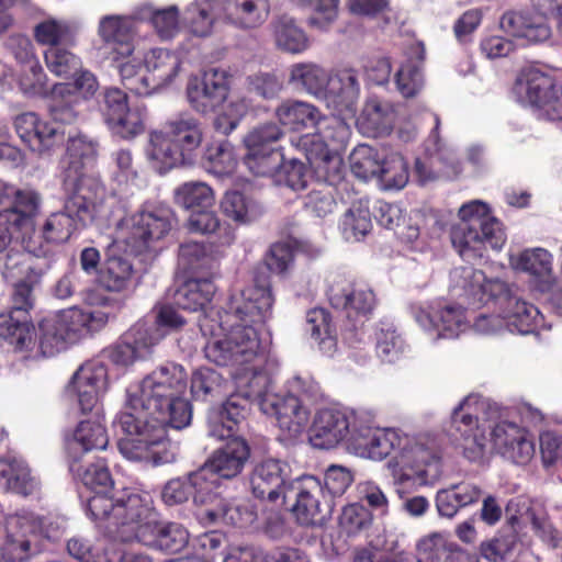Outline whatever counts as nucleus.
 <instances>
[{
	"mask_svg": "<svg viewBox=\"0 0 562 562\" xmlns=\"http://www.w3.org/2000/svg\"><path fill=\"white\" fill-rule=\"evenodd\" d=\"M74 82L56 83L50 92L48 111L53 122L41 119L34 112L15 116L13 125L16 134L33 151L48 154L65 140V130L60 124H71L78 117L76 105L80 98H91L99 88L93 72L80 67L74 72Z\"/></svg>",
	"mask_w": 562,
	"mask_h": 562,
	"instance_id": "423d86ee",
	"label": "nucleus"
},
{
	"mask_svg": "<svg viewBox=\"0 0 562 562\" xmlns=\"http://www.w3.org/2000/svg\"><path fill=\"white\" fill-rule=\"evenodd\" d=\"M314 128L313 133L292 137V146L306 157L318 177L331 182L342 180L344 162L338 150L350 136L348 124L333 115L321 120Z\"/></svg>",
	"mask_w": 562,
	"mask_h": 562,
	"instance_id": "f8f14e48",
	"label": "nucleus"
},
{
	"mask_svg": "<svg viewBox=\"0 0 562 562\" xmlns=\"http://www.w3.org/2000/svg\"><path fill=\"white\" fill-rule=\"evenodd\" d=\"M443 429L445 449L453 447L470 462L484 458L488 442L502 456L508 451L509 442H517L527 430L509 419L505 408L476 393L462 397L452 407Z\"/></svg>",
	"mask_w": 562,
	"mask_h": 562,
	"instance_id": "20e7f679",
	"label": "nucleus"
},
{
	"mask_svg": "<svg viewBox=\"0 0 562 562\" xmlns=\"http://www.w3.org/2000/svg\"><path fill=\"white\" fill-rule=\"evenodd\" d=\"M98 144L81 133L69 135L66 155L60 161L61 188L108 199L101 180L87 171L97 157Z\"/></svg>",
	"mask_w": 562,
	"mask_h": 562,
	"instance_id": "dca6fc26",
	"label": "nucleus"
},
{
	"mask_svg": "<svg viewBox=\"0 0 562 562\" xmlns=\"http://www.w3.org/2000/svg\"><path fill=\"white\" fill-rule=\"evenodd\" d=\"M290 82L324 101L338 113L353 114L360 97L359 72L353 68L337 69L333 75L314 63L291 67Z\"/></svg>",
	"mask_w": 562,
	"mask_h": 562,
	"instance_id": "9b49d317",
	"label": "nucleus"
},
{
	"mask_svg": "<svg viewBox=\"0 0 562 562\" xmlns=\"http://www.w3.org/2000/svg\"><path fill=\"white\" fill-rule=\"evenodd\" d=\"M307 330L318 344L319 350L327 357H334L338 350L337 340L330 334L329 315L324 308H313L306 315Z\"/></svg>",
	"mask_w": 562,
	"mask_h": 562,
	"instance_id": "0e129e2a",
	"label": "nucleus"
},
{
	"mask_svg": "<svg viewBox=\"0 0 562 562\" xmlns=\"http://www.w3.org/2000/svg\"><path fill=\"white\" fill-rule=\"evenodd\" d=\"M134 16L139 22H148L161 41L175 38L182 25V12L176 4L157 8L150 2H144L134 7Z\"/></svg>",
	"mask_w": 562,
	"mask_h": 562,
	"instance_id": "c03bdc74",
	"label": "nucleus"
},
{
	"mask_svg": "<svg viewBox=\"0 0 562 562\" xmlns=\"http://www.w3.org/2000/svg\"><path fill=\"white\" fill-rule=\"evenodd\" d=\"M397 116V110L390 101L370 97L357 119V125L366 136L382 137L391 134Z\"/></svg>",
	"mask_w": 562,
	"mask_h": 562,
	"instance_id": "79ce46f5",
	"label": "nucleus"
},
{
	"mask_svg": "<svg viewBox=\"0 0 562 562\" xmlns=\"http://www.w3.org/2000/svg\"><path fill=\"white\" fill-rule=\"evenodd\" d=\"M79 459L70 460L69 470L74 473L76 477H78L83 486L91 493V495L85 496L81 492L80 497L86 502V512L89 515L90 519L95 524L97 528L103 530L106 535H113L114 527L121 525V520L123 516H127L126 510H122L117 513L115 509H108L105 513V517L94 515V509L92 508V503L98 498L108 499L111 503H116L115 501L120 498L123 494H127L128 492L133 493H142L135 488H122L114 490L113 481L111 474L109 472L108 467L102 462L98 461L97 463H92L87 468H82L79 464Z\"/></svg>",
	"mask_w": 562,
	"mask_h": 562,
	"instance_id": "2eb2a0df",
	"label": "nucleus"
},
{
	"mask_svg": "<svg viewBox=\"0 0 562 562\" xmlns=\"http://www.w3.org/2000/svg\"><path fill=\"white\" fill-rule=\"evenodd\" d=\"M36 282L11 283L14 286L12 308L0 314V337L11 346L29 347L34 342L31 333L29 310L32 307V289Z\"/></svg>",
	"mask_w": 562,
	"mask_h": 562,
	"instance_id": "a878e982",
	"label": "nucleus"
},
{
	"mask_svg": "<svg viewBox=\"0 0 562 562\" xmlns=\"http://www.w3.org/2000/svg\"><path fill=\"white\" fill-rule=\"evenodd\" d=\"M555 85L549 72L538 66H528L519 72L514 92L520 103L535 108L539 113Z\"/></svg>",
	"mask_w": 562,
	"mask_h": 562,
	"instance_id": "ea45409f",
	"label": "nucleus"
},
{
	"mask_svg": "<svg viewBox=\"0 0 562 562\" xmlns=\"http://www.w3.org/2000/svg\"><path fill=\"white\" fill-rule=\"evenodd\" d=\"M250 457V449L246 440L234 437L223 447L215 450L207 462L200 469H207L209 476L215 481L217 491V479H233L244 469Z\"/></svg>",
	"mask_w": 562,
	"mask_h": 562,
	"instance_id": "e433bc0d",
	"label": "nucleus"
},
{
	"mask_svg": "<svg viewBox=\"0 0 562 562\" xmlns=\"http://www.w3.org/2000/svg\"><path fill=\"white\" fill-rule=\"evenodd\" d=\"M274 46L286 54L301 55L310 49L312 41L294 18L283 14L270 23Z\"/></svg>",
	"mask_w": 562,
	"mask_h": 562,
	"instance_id": "49530a36",
	"label": "nucleus"
},
{
	"mask_svg": "<svg viewBox=\"0 0 562 562\" xmlns=\"http://www.w3.org/2000/svg\"><path fill=\"white\" fill-rule=\"evenodd\" d=\"M424 54L423 44L413 41L408 46L405 60L401 63L395 74L396 88L404 98H413L424 88L425 80L420 68Z\"/></svg>",
	"mask_w": 562,
	"mask_h": 562,
	"instance_id": "09e8293b",
	"label": "nucleus"
},
{
	"mask_svg": "<svg viewBox=\"0 0 562 562\" xmlns=\"http://www.w3.org/2000/svg\"><path fill=\"white\" fill-rule=\"evenodd\" d=\"M273 304L268 277L257 276L251 285L229 297L216 313L218 319L205 315L199 327L203 336H211L203 348L205 358L232 368L238 392L255 397L265 415L274 417L281 430L296 437L308 424L310 405L322 394L316 381L300 375L289 380L286 393L276 392L272 374L278 361L269 351L270 333L263 334Z\"/></svg>",
	"mask_w": 562,
	"mask_h": 562,
	"instance_id": "f257e3e1",
	"label": "nucleus"
},
{
	"mask_svg": "<svg viewBox=\"0 0 562 562\" xmlns=\"http://www.w3.org/2000/svg\"><path fill=\"white\" fill-rule=\"evenodd\" d=\"M224 23L248 31L261 26L270 14V0H223Z\"/></svg>",
	"mask_w": 562,
	"mask_h": 562,
	"instance_id": "37998d69",
	"label": "nucleus"
},
{
	"mask_svg": "<svg viewBox=\"0 0 562 562\" xmlns=\"http://www.w3.org/2000/svg\"><path fill=\"white\" fill-rule=\"evenodd\" d=\"M411 311L418 327L432 342L458 338L471 327V317L460 304L434 301L415 304Z\"/></svg>",
	"mask_w": 562,
	"mask_h": 562,
	"instance_id": "f3484780",
	"label": "nucleus"
},
{
	"mask_svg": "<svg viewBox=\"0 0 562 562\" xmlns=\"http://www.w3.org/2000/svg\"><path fill=\"white\" fill-rule=\"evenodd\" d=\"M372 228L371 214L367 203L352 204L344 214L340 231L347 241L361 240Z\"/></svg>",
	"mask_w": 562,
	"mask_h": 562,
	"instance_id": "69168bd1",
	"label": "nucleus"
},
{
	"mask_svg": "<svg viewBox=\"0 0 562 562\" xmlns=\"http://www.w3.org/2000/svg\"><path fill=\"white\" fill-rule=\"evenodd\" d=\"M187 386L186 369L166 362L126 389L125 404L114 419L125 435L117 442L123 458L154 467L177 459L179 445L167 437L166 427L180 430L190 425L192 407L183 397Z\"/></svg>",
	"mask_w": 562,
	"mask_h": 562,
	"instance_id": "f03ea898",
	"label": "nucleus"
},
{
	"mask_svg": "<svg viewBox=\"0 0 562 562\" xmlns=\"http://www.w3.org/2000/svg\"><path fill=\"white\" fill-rule=\"evenodd\" d=\"M459 223L450 231L453 248L462 259L472 261L483 258L490 247L501 250L507 236L504 226L493 214L491 206L481 200L463 203L458 211Z\"/></svg>",
	"mask_w": 562,
	"mask_h": 562,
	"instance_id": "9d476101",
	"label": "nucleus"
},
{
	"mask_svg": "<svg viewBox=\"0 0 562 562\" xmlns=\"http://www.w3.org/2000/svg\"><path fill=\"white\" fill-rule=\"evenodd\" d=\"M258 402L252 396L236 392L221 405L211 407L206 417L207 435L218 440L233 436L235 427L246 417L250 404Z\"/></svg>",
	"mask_w": 562,
	"mask_h": 562,
	"instance_id": "f704fd0d",
	"label": "nucleus"
},
{
	"mask_svg": "<svg viewBox=\"0 0 562 562\" xmlns=\"http://www.w3.org/2000/svg\"><path fill=\"white\" fill-rule=\"evenodd\" d=\"M180 68L179 55L161 47L147 50L143 64L128 59L117 66L123 86L138 97H148L169 87Z\"/></svg>",
	"mask_w": 562,
	"mask_h": 562,
	"instance_id": "ddd939ff",
	"label": "nucleus"
},
{
	"mask_svg": "<svg viewBox=\"0 0 562 562\" xmlns=\"http://www.w3.org/2000/svg\"><path fill=\"white\" fill-rule=\"evenodd\" d=\"M115 502L97 498L92 503L94 515L99 517H105L108 509H115L117 513L126 510L127 516H123L121 525L114 527L113 537L127 542L138 540L167 553H179L189 544L190 533L181 524L155 521L153 497L149 493L128 492Z\"/></svg>",
	"mask_w": 562,
	"mask_h": 562,
	"instance_id": "0eeeda50",
	"label": "nucleus"
},
{
	"mask_svg": "<svg viewBox=\"0 0 562 562\" xmlns=\"http://www.w3.org/2000/svg\"><path fill=\"white\" fill-rule=\"evenodd\" d=\"M5 538L0 548L4 562H24L38 552L36 514L19 509L4 520Z\"/></svg>",
	"mask_w": 562,
	"mask_h": 562,
	"instance_id": "b1692460",
	"label": "nucleus"
},
{
	"mask_svg": "<svg viewBox=\"0 0 562 562\" xmlns=\"http://www.w3.org/2000/svg\"><path fill=\"white\" fill-rule=\"evenodd\" d=\"M110 387L108 366L95 356L85 361L72 374L67 391L77 402L82 414H88L99 404Z\"/></svg>",
	"mask_w": 562,
	"mask_h": 562,
	"instance_id": "393cba45",
	"label": "nucleus"
},
{
	"mask_svg": "<svg viewBox=\"0 0 562 562\" xmlns=\"http://www.w3.org/2000/svg\"><path fill=\"white\" fill-rule=\"evenodd\" d=\"M161 342V335L144 322L134 323L113 344L98 355L102 362L112 363L116 369L127 371L136 362L149 359Z\"/></svg>",
	"mask_w": 562,
	"mask_h": 562,
	"instance_id": "6ab92c4d",
	"label": "nucleus"
},
{
	"mask_svg": "<svg viewBox=\"0 0 562 562\" xmlns=\"http://www.w3.org/2000/svg\"><path fill=\"white\" fill-rule=\"evenodd\" d=\"M415 562H460L465 551L439 532L420 539L416 547Z\"/></svg>",
	"mask_w": 562,
	"mask_h": 562,
	"instance_id": "864d4df0",
	"label": "nucleus"
},
{
	"mask_svg": "<svg viewBox=\"0 0 562 562\" xmlns=\"http://www.w3.org/2000/svg\"><path fill=\"white\" fill-rule=\"evenodd\" d=\"M179 265L188 271H213L216 268V261L211 254L210 247L204 243L186 241L180 245L178 252Z\"/></svg>",
	"mask_w": 562,
	"mask_h": 562,
	"instance_id": "338daca9",
	"label": "nucleus"
},
{
	"mask_svg": "<svg viewBox=\"0 0 562 562\" xmlns=\"http://www.w3.org/2000/svg\"><path fill=\"white\" fill-rule=\"evenodd\" d=\"M276 116L280 124L293 131L314 127L319 121L326 119L319 110L305 101L286 100L276 109Z\"/></svg>",
	"mask_w": 562,
	"mask_h": 562,
	"instance_id": "5fc2aeb1",
	"label": "nucleus"
},
{
	"mask_svg": "<svg viewBox=\"0 0 562 562\" xmlns=\"http://www.w3.org/2000/svg\"><path fill=\"white\" fill-rule=\"evenodd\" d=\"M342 180L337 182L326 181L317 184L303 198V206L312 216L325 218L333 214L337 207L336 202V186L340 184Z\"/></svg>",
	"mask_w": 562,
	"mask_h": 562,
	"instance_id": "680f3d73",
	"label": "nucleus"
},
{
	"mask_svg": "<svg viewBox=\"0 0 562 562\" xmlns=\"http://www.w3.org/2000/svg\"><path fill=\"white\" fill-rule=\"evenodd\" d=\"M221 210L238 225L250 224L263 213L262 206L256 200L239 190L225 192L221 200Z\"/></svg>",
	"mask_w": 562,
	"mask_h": 562,
	"instance_id": "6e6d98bb",
	"label": "nucleus"
},
{
	"mask_svg": "<svg viewBox=\"0 0 562 562\" xmlns=\"http://www.w3.org/2000/svg\"><path fill=\"white\" fill-rule=\"evenodd\" d=\"M491 291L494 296L491 304L503 313L507 331L529 335L546 326L539 308L515 293L504 281L496 280L491 284Z\"/></svg>",
	"mask_w": 562,
	"mask_h": 562,
	"instance_id": "4be33fe9",
	"label": "nucleus"
},
{
	"mask_svg": "<svg viewBox=\"0 0 562 562\" xmlns=\"http://www.w3.org/2000/svg\"><path fill=\"white\" fill-rule=\"evenodd\" d=\"M40 204L41 196L35 190L19 189L0 180V252L12 248V227L25 231L32 227Z\"/></svg>",
	"mask_w": 562,
	"mask_h": 562,
	"instance_id": "a211bd4d",
	"label": "nucleus"
},
{
	"mask_svg": "<svg viewBox=\"0 0 562 562\" xmlns=\"http://www.w3.org/2000/svg\"><path fill=\"white\" fill-rule=\"evenodd\" d=\"M148 110L145 104H133L106 125L109 131L125 140L134 139L146 130Z\"/></svg>",
	"mask_w": 562,
	"mask_h": 562,
	"instance_id": "13d9d810",
	"label": "nucleus"
},
{
	"mask_svg": "<svg viewBox=\"0 0 562 562\" xmlns=\"http://www.w3.org/2000/svg\"><path fill=\"white\" fill-rule=\"evenodd\" d=\"M0 491L34 496L41 491V481L22 458L0 457Z\"/></svg>",
	"mask_w": 562,
	"mask_h": 562,
	"instance_id": "a19ab883",
	"label": "nucleus"
},
{
	"mask_svg": "<svg viewBox=\"0 0 562 562\" xmlns=\"http://www.w3.org/2000/svg\"><path fill=\"white\" fill-rule=\"evenodd\" d=\"M214 490L215 481L209 476L207 469H198L167 481L161 490V501L167 506H176L192 499L196 513L210 504Z\"/></svg>",
	"mask_w": 562,
	"mask_h": 562,
	"instance_id": "bb28decb",
	"label": "nucleus"
},
{
	"mask_svg": "<svg viewBox=\"0 0 562 562\" xmlns=\"http://www.w3.org/2000/svg\"><path fill=\"white\" fill-rule=\"evenodd\" d=\"M61 190L63 209L47 215L37 228L29 227L31 232L22 236L26 249L52 261L54 248L66 243L76 231L93 223L110 224L125 211V202L114 193L102 199L72 189Z\"/></svg>",
	"mask_w": 562,
	"mask_h": 562,
	"instance_id": "39448f33",
	"label": "nucleus"
},
{
	"mask_svg": "<svg viewBox=\"0 0 562 562\" xmlns=\"http://www.w3.org/2000/svg\"><path fill=\"white\" fill-rule=\"evenodd\" d=\"M290 464L279 458L267 457L257 462L249 476L251 493L259 499L277 502L283 499L285 487L291 482Z\"/></svg>",
	"mask_w": 562,
	"mask_h": 562,
	"instance_id": "7c9ffc66",
	"label": "nucleus"
},
{
	"mask_svg": "<svg viewBox=\"0 0 562 562\" xmlns=\"http://www.w3.org/2000/svg\"><path fill=\"white\" fill-rule=\"evenodd\" d=\"M216 288L211 278H192L186 281L175 294V304L183 310L190 312L203 311V315L199 317L202 319L205 315L210 319L212 313H206V306L211 303Z\"/></svg>",
	"mask_w": 562,
	"mask_h": 562,
	"instance_id": "8fccbe9b",
	"label": "nucleus"
},
{
	"mask_svg": "<svg viewBox=\"0 0 562 562\" xmlns=\"http://www.w3.org/2000/svg\"><path fill=\"white\" fill-rule=\"evenodd\" d=\"M104 307H70L44 317L37 327L31 324L34 345L25 348L13 346L25 359L54 357L69 346L101 331L110 321Z\"/></svg>",
	"mask_w": 562,
	"mask_h": 562,
	"instance_id": "6e6552de",
	"label": "nucleus"
},
{
	"mask_svg": "<svg viewBox=\"0 0 562 562\" xmlns=\"http://www.w3.org/2000/svg\"><path fill=\"white\" fill-rule=\"evenodd\" d=\"M175 201L183 209L193 212L201 209H212L215 196L212 188L205 182L190 181L176 189Z\"/></svg>",
	"mask_w": 562,
	"mask_h": 562,
	"instance_id": "e2e57ef3",
	"label": "nucleus"
},
{
	"mask_svg": "<svg viewBox=\"0 0 562 562\" xmlns=\"http://www.w3.org/2000/svg\"><path fill=\"white\" fill-rule=\"evenodd\" d=\"M513 270L529 277V286L533 292L549 290L557 282L553 268V255L546 248L531 247L509 255Z\"/></svg>",
	"mask_w": 562,
	"mask_h": 562,
	"instance_id": "2f4dec72",
	"label": "nucleus"
},
{
	"mask_svg": "<svg viewBox=\"0 0 562 562\" xmlns=\"http://www.w3.org/2000/svg\"><path fill=\"white\" fill-rule=\"evenodd\" d=\"M194 515L204 527L223 522L247 529L255 527L258 520V512L251 501L245 498L225 499L215 490L210 504L202 507Z\"/></svg>",
	"mask_w": 562,
	"mask_h": 562,
	"instance_id": "cd10ccee",
	"label": "nucleus"
},
{
	"mask_svg": "<svg viewBox=\"0 0 562 562\" xmlns=\"http://www.w3.org/2000/svg\"><path fill=\"white\" fill-rule=\"evenodd\" d=\"M173 211L164 204H145L139 211L120 218L116 223V244L124 243L131 254H142L156 248L172 229Z\"/></svg>",
	"mask_w": 562,
	"mask_h": 562,
	"instance_id": "4468645a",
	"label": "nucleus"
},
{
	"mask_svg": "<svg viewBox=\"0 0 562 562\" xmlns=\"http://www.w3.org/2000/svg\"><path fill=\"white\" fill-rule=\"evenodd\" d=\"M327 297L331 307L345 312L348 318L367 316L375 306V295L369 286L341 277L330 281Z\"/></svg>",
	"mask_w": 562,
	"mask_h": 562,
	"instance_id": "473e14b6",
	"label": "nucleus"
},
{
	"mask_svg": "<svg viewBox=\"0 0 562 562\" xmlns=\"http://www.w3.org/2000/svg\"><path fill=\"white\" fill-rule=\"evenodd\" d=\"M238 165L234 146L227 140L210 144L204 153L205 169L218 178L229 177Z\"/></svg>",
	"mask_w": 562,
	"mask_h": 562,
	"instance_id": "bf43d9fd",
	"label": "nucleus"
},
{
	"mask_svg": "<svg viewBox=\"0 0 562 562\" xmlns=\"http://www.w3.org/2000/svg\"><path fill=\"white\" fill-rule=\"evenodd\" d=\"M203 140L201 122L189 112L169 117L161 128L149 133L145 155L151 168L160 175L173 168L191 165Z\"/></svg>",
	"mask_w": 562,
	"mask_h": 562,
	"instance_id": "1a4fd4ad",
	"label": "nucleus"
},
{
	"mask_svg": "<svg viewBox=\"0 0 562 562\" xmlns=\"http://www.w3.org/2000/svg\"><path fill=\"white\" fill-rule=\"evenodd\" d=\"M23 248L12 247L0 257V274L7 283L38 282L52 267L49 258Z\"/></svg>",
	"mask_w": 562,
	"mask_h": 562,
	"instance_id": "72a5a7b5",
	"label": "nucleus"
},
{
	"mask_svg": "<svg viewBox=\"0 0 562 562\" xmlns=\"http://www.w3.org/2000/svg\"><path fill=\"white\" fill-rule=\"evenodd\" d=\"M228 390V381L214 369L202 367L191 376V394L195 401H211L223 396Z\"/></svg>",
	"mask_w": 562,
	"mask_h": 562,
	"instance_id": "4d7b16f0",
	"label": "nucleus"
},
{
	"mask_svg": "<svg viewBox=\"0 0 562 562\" xmlns=\"http://www.w3.org/2000/svg\"><path fill=\"white\" fill-rule=\"evenodd\" d=\"M445 451L443 428L406 434L400 428L380 427L368 412L356 416L349 438V452L357 457L382 461L391 456L387 468L396 485H436L443 474Z\"/></svg>",
	"mask_w": 562,
	"mask_h": 562,
	"instance_id": "7ed1b4c3",
	"label": "nucleus"
},
{
	"mask_svg": "<svg viewBox=\"0 0 562 562\" xmlns=\"http://www.w3.org/2000/svg\"><path fill=\"white\" fill-rule=\"evenodd\" d=\"M134 8L128 14H108L100 18L97 34L102 41L100 55L116 68L128 60L135 52V36L138 33Z\"/></svg>",
	"mask_w": 562,
	"mask_h": 562,
	"instance_id": "aec40b11",
	"label": "nucleus"
},
{
	"mask_svg": "<svg viewBox=\"0 0 562 562\" xmlns=\"http://www.w3.org/2000/svg\"><path fill=\"white\" fill-rule=\"evenodd\" d=\"M109 443L104 425L99 419L80 422L71 435L66 437V447L70 460L92 450H103Z\"/></svg>",
	"mask_w": 562,
	"mask_h": 562,
	"instance_id": "de8ad7c7",
	"label": "nucleus"
},
{
	"mask_svg": "<svg viewBox=\"0 0 562 562\" xmlns=\"http://www.w3.org/2000/svg\"><path fill=\"white\" fill-rule=\"evenodd\" d=\"M283 136L277 123L267 122L252 127L244 137L246 147L244 165L255 176L271 175L282 161V154L276 147Z\"/></svg>",
	"mask_w": 562,
	"mask_h": 562,
	"instance_id": "5701e85b",
	"label": "nucleus"
},
{
	"mask_svg": "<svg viewBox=\"0 0 562 562\" xmlns=\"http://www.w3.org/2000/svg\"><path fill=\"white\" fill-rule=\"evenodd\" d=\"M98 530L102 536L95 541L82 536L70 538L67 541L68 553L79 562H119V553H113V546L122 541L100 528Z\"/></svg>",
	"mask_w": 562,
	"mask_h": 562,
	"instance_id": "a18cd8bd",
	"label": "nucleus"
},
{
	"mask_svg": "<svg viewBox=\"0 0 562 562\" xmlns=\"http://www.w3.org/2000/svg\"><path fill=\"white\" fill-rule=\"evenodd\" d=\"M376 179L383 190H402L409 179L407 161L398 153L384 157Z\"/></svg>",
	"mask_w": 562,
	"mask_h": 562,
	"instance_id": "774afa93",
	"label": "nucleus"
},
{
	"mask_svg": "<svg viewBox=\"0 0 562 562\" xmlns=\"http://www.w3.org/2000/svg\"><path fill=\"white\" fill-rule=\"evenodd\" d=\"M227 72L218 68L189 78L186 94L190 106L198 113L214 112L228 97Z\"/></svg>",
	"mask_w": 562,
	"mask_h": 562,
	"instance_id": "c85d7f7f",
	"label": "nucleus"
},
{
	"mask_svg": "<svg viewBox=\"0 0 562 562\" xmlns=\"http://www.w3.org/2000/svg\"><path fill=\"white\" fill-rule=\"evenodd\" d=\"M99 282L102 288L111 292L128 291L137 284L136 271L126 257L116 256L112 248L100 273Z\"/></svg>",
	"mask_w": 562,
	"mask_h": 562,
	"instance_id": "603ef678",
	"label": "nucleus"
},
{
	"mask_svg": "<svg viewBox=\"0 0 562 562\" xmlns=\"http://www.w3.org/2000/svg\"><path fill=\"white\" fill-rule=\"evenodd\" d=\"M374 336L376 355L384 362H394L406 351L407 345L392 322L381 321Z\"/></svg>",
	"mask_w": 562,
	"mask_h": 562,
	"instance_id": "052dcab7",
	"label": "nucleus"
},
{
	"mask_svg": "<svg viewBox=\"0 0 562 562\" xmlns=\"http://www.w3.org/2000/svg\"><path fill=\"white\" fill-rule=\"evenodd\" d=\"M78 29L75 22L47 15L38 21L33 29L36 43L52 48L60 45H76Z\"/></svg>",
	"mask_w": 562,
	"mask_h": 562,
	"instance_id": "3c124183",
	"label": "nucleus"
},
{
	"mask_svg": "<svg viewBox=\"0 0 562 562\" xmlns=\"http://www.w3.org/2000/svg\"><path fill=\"white\" fill-rule=\"evenodd\" d=\"M496 280H487L482 271L471 266L456 267L449 274V292L451 296L471 305H487L494 300L491 284Z\"/></svg>",
	"mask_w": 562,
	"mask_h": 562,
	"instance_id": "c9c22d12",
	"label": "nucleus"
},
{
	"mask_svg": "<svg viewBox=\"0 0 562 562\" xmlns=\"http://www.w3.org/2000/svg\"><path fill=\"white\" fill-rule=\"evenodd\" d=\"M359 413L345 408L319 409L312 425L313 445L322 449H330L344 442L349 451V438Z\"/></svg>",
	"mask_w": 562,
	"mask_h": 562,
	"instance_id": "c756f323",
	"label": "nucleus"
},
{
	"mask_svg": "<svg viewBox=\"0 0 562 562\" xmlns=\"http://www.w3.org/2000/svg\"><path fill=\"white\" fill-rule=\"evenodd\" d=\"M499 25L508 35L529 44L543 43L552 35L547 18L532 11L506 12L501 18Z\"/></svg>",
	"mask_w": 562,
	"mask_h": 562,
	"instance_id": "58836bf2",
	"label": "nucleus"
},
{
	"mask_svg": "<svg viewBox=\"0 0 562 562\" xmlns=\"http://www.w3.org/2000/svg\"><path fill=\"white\" fill-rule=\"evenodd\" d=\"M224 23L223 0H191L182 11V26L193 37L209 38Z\"/></svg>",
	"mask_w": 562,
	"mask_h": 562,
	"instance_id": "4c0bfd02",
	"label": "nucleus"
},
{
	"mask_svg": "<svg viewBox=\"0 0 562 562\" xmlns=\"http://www.w3.org/2000/svg\"><path fill=\"white\" fill-rule=\"evenodd\" d=\"M282 501L293 502L292 510L302 525L317 524L333 513L335 505L327 497L322 481L314 475L291 480Z\"/></svg>",
	"mask_w": 562,
	"mask_h": 562,
	"instance_id": "412c9836",
	"label": "nucleus"
}]
</instances>
